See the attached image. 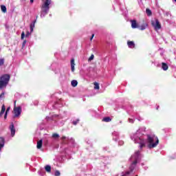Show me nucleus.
I'll list each match as a JSON object with an SVG mask.
<instances>
[{
    "instance_id": "nucleus-1",
    "label": "nucleus",
    "mask_w": 176,
    "mask_h": 176,
    "mask_svg": "<svg viewBox=\"0 0 176 176\" xmlns=\"http://www.w3.org/2000/svg\"><path fill=\"white\" fill-rule=\"evenodd\" d=\"M147 142L148 143V148L149 149L156 148L159 145V138H157V136L147 135Z\"/></svg>"
},
{
    "instance_id": "nucleus-2",
    "label": "nucleus",
    "mask_w": 176,
    "mask_h": 176,
    "mask_svg": "<svg viewBox=\"0 0 176 176\" xmlns=\"http://www.w3.org/2000/svg\"><path fill=\"white\" fill-rule=\"evenodd\" d=\"M10 80V75L4 74L1 77V89L6 87L9 85V81Z\"/></svg>"
},
{
    "instance_id": "nucleus-3",
    "label": "nucleus",
    "mask_w": 176,
    "mask_h": 176,
    "mask_svg": "<svg viewBox=\"0 0 176 176\" xmlns=\"http://www.w3.org/2000/svg\"><path fill=\"white\" fill-rule=\"evenodd\" d=\"M52 3V0H46L43 4L41 8V13H45V14H47L49 13V10L50 9V5Z\"/></svg>"
},
{
    "instance_id": "nucleus-4",
    "label": "nucleus",
    "mask_w": 176,
    "mask_h": 176,
    "mask_svg": "<svg viewBox=\"0 0 176 176\" xmlns=\"http://www.w3.org/2000/svg\"><path fill=\"white\" fill-rule=\"evenodd\" d=\"M151 25L154 27L155 31H157V30H160L162 28V25L160 24V22L159 21V19H155V21H151Z\"/></svg>"
},
{
    "instance_id": "nucleus-5",
    "label": "nucleus",
    "mask_w": 176,
    "mask_h": 176,
    "mask_svg": "<svg viewBox=\"0 0 176 176\" xmlns=\"http://www.w3.org/2000/svg\"><path fill=\"white\" fill-rule=\"evenodd\" d=\"M16 101L14 102V118H17V116H20L21 115V107H16Z\"/></svg>"
},
{
    "instance_id": "nucleus-6",
    "label": "nucleus",
    "mask_w": 176,
    "mask_h": 176,
    "mask_svg": "<svg viewBox=\"0 0 176 176\" xmlns=\"http://www.w3.org/2000/svg\"><path fill=\"white\" fill-rule=\"evenodd\" d=\"M10 130L11 131V136L13 137L16 134V129H14V124L12 123L10 126Z\"/></svg>"
},
{
    "instance_id": "nucleus-7",
    "label": "nucleus",
    "mask_w": 176,
    "mask_h": 176,
    "mask_svg": "<svg viewBox=\"0 0 176 176\" xmlns=\"http://www.w3.org/2000/svg\"><path fill=\"white\" fill-rule=\"evenodd\" d=\"M131 28H133V29L140 28V26H138V23H137L136 20H131Z\"/></svg>"
},
{
    "instance_id": "nucleus-8",
    "label": "nucleus",
    "mask_w": 176,
    "mask_h": 176,
    "mask_svg": "<svg viewBox=\"0 0 176 176\" xmlns=\"http://www.w3.org/2000/svg\"><path fill=\"white\" fill-rule=\"evenodd\" d=\"M127 45L130 49H134V47H135V43H134V41H128Z\"/></svg>"
},
{
    "instance_id": "nucleus-9",
    "label": "nucleus",
    "mask_w": 176,
    "mask_h": 176,
    "mask_svg": "<svg viewBox=\"0 0 176 176\" xmlns=\"http://www.w3.org/2000/svg\"><path fill=\"white\" fill-rule=\"evenodd\" d=\"M71 68H72V72H74L75 71V59L72 58L71 60Z\"/></svg>"
},
{
    "instance_id": "nucleus-10",
    "label": "nucleus",
    "mask_w": 176,
    "mask_h": 176,
    "mask_svg": "<svg viewBox=\"0 0 176 176\" xmlns=\"http://www.w3.org/2000/svg\"><path fill=\"white\" fill-rule=\"evenodd\" d=\"M36 23V19L34 20L33 21V23H32L30 24V34H32V32H34V28H35V23Z\"/></svg>"
},
{
    "instance_id": "nucleus-11",
    "label": "nucleus",
    "mask_w": 176,
    "mask_h": 176,
    "mask_svg": "<svg viewBox=\"0 0 176 176\" xmlns=\"http://www.w3.org/2000/svg\"><path fill=\"white\" fill-rule=\"evenodd\" d=\"M146 27H148V24L146 23H144L141 26H139V29L141 31H144V30H146Z\"/></svg>"
},
{
    "instance_id": "nucleus-12",
    "label": "nucleus",
    "mask_w": 176,
    "mask_h": 176,
    "mask_svg": "<svg viewBox=\"0 0 176 176\" xmlns=\"http://www.w3.org/2000/svg\"><path fill=\"white\" fill-rule=\"evenodd\" d=\"M42 145H43V141L42 140H40L37 142V149H41V148H42Z\"/></svg>"
},
{
    "instance_id": "nucleus-13",
    "label": "nucleus",
    "mask_w": 176,
    "mask_h": 176,
    "mask_svg": "<svg viewBox=\"0 0 176 176\" xmlns=\"http://www.w3.org/2000/svg\"><path fill=\"white\" fill-rule=\"evenodd\" d=\"M162 68L164 71H167V69H168V65H167V63H162Z\"/></svg>"
},
{
    "instance_id": "nucleus-14",
    "label": "nucleus",
    "mask_w": 176,
    "mask_h": 176,
    "mask_svg": "<svg viewBox=\"0 0 176 176\" xmlns=\"http://www.w3.org/2000/svg\"><path fill=\"white\" fill-rule=\"evenodd\" d=\"M45 168L47 173H50L52 171V166H50V165H46Z\"/></svg>"
},
{
    "instance_id": "nucleus-15",
    "label": "nucleus",
    "mask_w": 176,
    "mask_h": 176,
    "mask_svg": "<svg viewBox=\"0 0 176 176\" xmlns=\"http://www.w3.org/2000/svg\"><path fill=\"white\" fill-rule=\"evenodd\" d=\"M1 10L3 13H6V12H8L7 9H6V6L2 5L1 6Z\"/></svg>"
},
{
    "instance_id": "nucleus-16",
    "label": "nucleus",
    "mask_w": 176,
    "mask_h": 176,
    "mask_svg": "<svg viewBox=\"0 0 176 176\" xmlns=\"http://www.w3.org/2000/svg\"><path fill=\"white\" fill-rule=\"evenodd\" d=\"M72 86L73 87H76L78 86V81L76 80H73L72 81Z\"/></svg>"
},
{
    "instance_id": "nucleus-17",
    "label": "nucleus",
    "mask_w": 176,
    "mask_h": 176,
    "mask_svg": "<svg viewBox=\"0 0 176 176\" xmlns=\"http://www.w3.org/2000/svg\"><path fill=\"white\" fill-rule=\"evenodd\" d=\"M5 111H6V107H5V104H3L1 107V115H3L5 113Z\"/></svg>"
},
{
    "instance_id": "nucleus-18",
    "label": "nucleus",
    "mask_w": 176,
    "mask_h": 176,
    "mask_svg": "<svg viewBox=\"0 0 176 176\" xmlns=\"http://www.w3.org/2000/svg\"><path fill=\"white\" fill-rule=\"evenodd\" d=\"M112 120V119H111V117H105L102 119V122H111Z\"/></svg>"
},
{
    "instance_id": "nucleus-19",
    "label": "nucleus",
    "mask_w": 176,
    "mask_h": 176,
    "mask_svg": "<svg viewBox=\"0 0 176 176\" xmlns=\"http://www.w3.org/2000/svg\"><path fill=\"white\" fill-rule=\"evenodd\" d=\"M94 85L95 90H100V84L98 82H94Z\"/></svg>"
},
{
    "instance_id": "nucleus-20",
    "label": "nucleus",
    "mask_w": 176,
    "mask_h": 176,
    "mask_svg": "<svg viewBox=\"0 0 176 176\" xmlns=\"http://www.w3.org/2000/svg\"><path fill=\"white\" fill-rule=\"evenodd\" d=\"M3 146H5V139L1 138V148H3Z\"/></svg>"
},
{
    "instance_id": "nucleus-21",
    "label": "nucleus",
    "mask_w": 176,
    "mask_h": 176,
    "mask_svg": "<svg viewBox=\"0 0 176 176\" xmlns=\"http://www.w3.org/2000/svg\"><path fill=\"white\" fill-rule=\"evenodd\" d=\"M141 152H140V151H138L135 153V159H138L140 157V155Z\"/></svg>"
},
{
    "instance_id": "nucleus-22",
    "label": "nucleus",
    "mask_w": 176,
    "mask_h": 176,
    "mask_svg": "<svg viewBox=\"0 0 176 176\" xmlns=\"http://www.w3.org/2000/svg\"><path fill=\"white\" fill-rule=\"evenodd\" d=\"M146 13L147 16H151L152 14V11L149 8H146Z\"/></svg>"
},
{
    "instance_id": "nucleus-23",
    "label": "nucleus",
    "mask_w": 176,
    "mask_h": 176,
    "mask_svg": "<svg viewBox=\"0 0 176 176\" xmlns=\"http://www.w3.org/2000/svg\"><path fill=\"white\" fill-rule=\"evenodd\" d=\"M138 163V159L135 158V160L132 162L131 164H133V166H135H135H137Z\"/></svg>"
},
{
    "instance_id": "nucleus-24",
    "label": "nucleus",
    "mask_w": 176,
    "mask_h": 176,
    "mask_svg": "<svg viewBox=\"0 0 176 176\" xmlns=\"http://www.w3.org/2000/svg\"><path fill=\"white\" fill-rule=\"evenodd\" d=\"M134 168H135V166L131 164L130 167H129V170H131V172H133L134 171Z\"/></svg>"
},
{
    "instance_id": "nucleus-25",
    "label": "nucleus",
    "mask_w": 176,
    "mask_h": 176,
    "mask_svg": "<svg viewBox=\"0 0 176 176\" xmlns=\"http://www.w3.org/2000/svg\"><path fill=\"white\" fill-rule=\"evenodd\" d=\"M60 138V135H58L57 133L52 134V138Z\"/></svg>"
},
{
    "instance_id": "nucleus-26",
    "label": "nucleus",
    "mask_w": 176,
    "mask_h": 176,
    "mask_svg": "<svg viewBox=\"0 0 176 176\" xmlns=\"http://www.w3.org/2000/svg\"><path fill=\"white\" fill-rule=\"evenodd\" d=\"M67 138L65 137V136H63L62 138H61V140H62V144H67V141H65V139H66Z\"/></svg>"
},
{
    "instance_id": "nucleus-27",
    "label": "nucleus",
    "mask_w": 176,
    "mask_h": 176,
    "mask_svg": "<svg viewBox=\"0 0 176 176\" xmlns=\"http://www.w3.org/2000/svg\"><path fill=\"white\" fill-rule=\"evenodd\" d=\"M139 140H140L139 142L140 145H142V144H145V140L141 139V138H140Z\"/></svg>"
},
{
    "instance_id": "nucleus-28",
    "label": "nucleus",
    "mask_w": 176,
    "mask_h": 176,
    "mask_svg": "<svg viewBox=\"0 0 176 176\" xmlns=\"http://www.w3.org/2000/svg\"><path fill=\"white\" fill-rule=\"evenodd\" d=\"M72 123L74 126H76V124L79 123V119H77L76 120L73 121Z\"/></svg>"
},
{
    "instance_id": "nucleus-29",
    "label": "nucleus",
    "mask_w": 176,
    "mask_h": 176,
    "mask_svg": "<svg viewBox=\"0 0 176 176\" xmlns=\"http://www.w3.org/2000/svg\"><path fill=\"white\" fill-rule=\"evenodd\" d=\"M92 60H94V54L91 55V56L88 59V61H91Z\"/></svg>"
},
{
    "instance_id": "nucleus-30",
    "label": "nucleus",
    "mask_w": 176,
    "mask_h": 176,
    "mask_svg": "<svg viewBox=\"0 0 176 176\" xmlns=\"http://www.w3.org/2000/svg\"><path fill=\"white\" fill-rule=\"evenodd\" d=\"M24 36H25V33L24 32H22L21 36V39H24Z\"/></svg>"
},
{
    "instance_id": "nucleus-31",
    "label": "nucleus",
    "mask_w": 176,
    "mask_h": 176,
    "mask_svg": "<svg viewBox=\"0 0 176 176\" xmlns=\"http://www.w3.org/2000/svg\"><path fill=\"white\" fill-rule=\"evenodd\" d=\"M131 173H133V172H131V170H128L125 173V174L124 175H125V176L130 175V174H131Z\"/></svg>"
},
{
    "instance_id": "nucleus-32",
    "label": "nucleus",
    "mask_w": 176,
    "mask_h": 176,
    "mask_svg": "<svg viewBox=\"0 0 176 176\" xmlns=\"http://www.w3.org/2000/svg\"><path fill=\"white\" fill-rule=\"evenodd\" d=\"M61 173L58 170L55 171V176H60Z\"/></svg>"
},
{
    "instance_id": "nucleus-33",
    "label": "nucleus",
    "mask_w": 176,
    "mask_h": 176,
    "mask_svg": "<svg viewBox=\"0 0 176 176\" xmlns=\"http://www.w3.org/2000/svg\"><path fill=\"white\" fill-rule=\"evenodd\" d=\"M145 146H146L145 143H144V144H140V149H142V148H145Z\"/></svg>"
},
{
    "instance_id": "nucleus-34",
    "label": "nucleus",
    "mask_w": 176,
    "mask_h": 176,
    "mask_svg": "<svg viewBox=\"0 0 176 176\" xmlns=\"http://www.w3.org/2000/svg\"><path fill=\"white\" fill-rule=\"evenodd\" d=\"M26 43H27V40L23 41V44H22V48L25 46Z\"/></svg>"
},
{
    "instance_id": "nucleus-35",
    "label": "nucleus",
    "mask_w": 176,
    "mask_h": 176,
    "mask_svg": "<svg viewBox=\"0 0 176 176\" xmlns=\"http://www.w3.org/2000/svg\"><path fill=\"white\" fill-rule=\"evenodd\" d=\"M31 35V33H30V32H27L25 36L26 38H28V36H30Z\"/></svg>"
},
{
    "instance_id": "nucleus-36",
    "label": "nucleus",
    "mask_w": 176,
    "mask_h": 176,
    "mask_svg": "<svg viewBox=\"0 0 176 176\" xmlns=\"http://www.w3.org/2000/svg\"><path fill=\"white\" fill-rule=\"evenodd\" d=\"M5 63V60L4 59H1V65H3Z\"/></svg>"
},
{
    "instance_id": "nucleus-37",
    "label": "nucleus",
    "mask_w": 176,
    "mask_h": 176,
    "mask_svg": "<svg viewBox=\"0 0 176 176\" xmlns=\"http://www.w3.org/2000/svg\"><path fill=\"white\" fill-rule=\"evenodd\" d=\"M9 111H10V107H8L6 111V113H8Z\"/></svg>"
},
{
    "instance_id": "nucleus-38",
    "label": "nucleus",
    "mask_w": 176,
    "mask_h": 176,
    "mask_svg": "<svg viewBox=\"0 0 176 176\" xmlns=\"http://www.w3.org/2000/svg\"><path fill=\"white\" fill-rule=\"evenodd\" d=\"M94 38V34H92L91 38H90V41H93V38Z\"/></svg>"
},
{
    "instance_id": "nucleus-39",
    "label": "nucleus",
    "mask_w": 176,
    "mask_h": 176,
    "mask_svg": "<svg viewBox=\"0 0 176 176\" xmlns=\"http://www.w3.org/2000/svg\"><path fill=\"white\" fill-rule=\"evenodd\" d=\"M3 96H5V93L3 92L1 94V98H2L3 97Z\"/></svg>"
},
{
    "instance_id": "nucleus-40",
    "label": "nucleus",
    "mask_w": 176,
    "mask_h": 176,
    "mask_svg": "<svg viewBox=\"0 0 176 176\" xmlns=\"http://www.w3.org/2000/svg\"><path fill=\"white\" fill-rule=\"evenodd\" d=\"M6 118H8V113H5L4 119H6Z\"/></svg>"
},
{
    "instance_id": "nucleus-41",
    "label": "nucleus",
    "mask_w": 176,
    "mask_h": 176,
    "mask_svg": "<svg viewBox=\"0 0 176 176\" xmlns=\"http://www.w3.org/2000/svg\"><path fill=\"white\" fill-rule=\"evenodd\" d=\"M129 122L130 123H134V120H133L132 119H129Z\"/></svg>"
},
{
    "instance_id": "nucleus-42",
    "label": "nucleus",
    "mask_w": 176,
    "mask_h": 176,
    "mask_svg": "<svg viewBox=\"0 0 176 176\" xmlns=\"http://www.w3.org/2000/svg\"><path fill=\"white\" fill-rule=\"evenodd\" d=\"M31 3H34V0H30Z\"/></svg>"
},
{
    "instance_id": "nucleus-43",
    "label": "nucleus",
    "mask_w": 176,
    "mask_h": 176,
    "mask_svg": "<svg viewBox=\"0 0 176 176\" xmlns=\"http://www.w3.org/2000/svg\"><path fill=\"white\" fill-rule=\"evenodd\" d=\"M0 89H1V78H0Z\"/></svg>"
},
{
    "instance_id": "nucleus-44",
    "label": "nucleus",
    "mask_w": 176,
    "mask_h": 176,
    "mask_svg": "<svg viewBox=\"0 0 176 176\" xmlns=\"http://www.w3.org/2000/svg\"><path fill=\"white\" fill-rule=\"evenodd\" d=\"M36 19H38V16H36Z\"/></svg>"
},
{
    "instance_id": "nucleus-45",
    "label": "nucleus",
    "mask_w": 176,
    "mask_h": 176,
    "mask_svg": "<svg viewBox=\"0 0 176 176\" xmlns=\"http://www.w3.org/2000/svg\"><path fill=\"white\" fill-rule=\"evenodd\" d=\"M135 176H138V175H136Z\"/></svg>"
}]
</instances>
